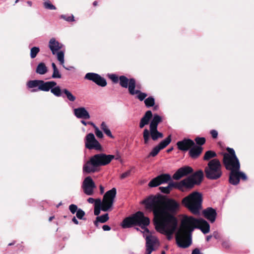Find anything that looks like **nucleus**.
Returning <instances> with one entry per match:
<instances>
[{"label":"nucleus","mask_w":254,"mask_h":254,"mask_svg":"<svg viewBox=\"0 0 254 254\" xmlns=\"http://www.w3.org/2000/svg\"><path fill=\"white\" fill-rule=\"evenodd\" d=\"M155 251V249H148L146 248V252L145 254H151V253Z\"/></svg>","instance_id":"obj_60"},{"label":"nucleus","mask_w":254,"mask_h":254,"mask_svg":"<svg viewBox=\"0 0 254 254\" xmlns=\"http://www.w3.org/2000/svg\"><path fill=\"white\" fill-rule=\"evenodd\" d=\"M108 77L115 83L118 82L119 77L116 74H108Z\"/></svg>","instance_id":"obj_49"},{"label":"nucleus","mask_w":254,"mask_h":254,"mask_svg":"<svg viewBox=\"0 0 254 254\" xmlns=\"http://www.w3.org/2000/svg\"><path fill=\"white\" fill-rule=\"evenodd\" d=\"M64 68H65V69L67 70H71L72 69H73L74 68V67L72 66H65L64 65V66H62Z\"/></svg>","instance_id":"obj_61"},{"label":"nucleus","mask_w":254,"mask_h":254,"mask_svg":"<svg viewBox=\"0 0 254 254\" xmlns=\"http://www.w3.org/2000/svg\"><path fill=\"white\" fill-rule=\"evenodd\" d=\"M116 194L117 190L115 188H112L105 193L101 205L103 207V211H108L112 209Z\"/></svg>","instance_id":"obj_11"},{"label":"nucleus","mask_w":254,"mask_h":254,"mask_svg":"<svg viewBox=\"0 0 254 254\" xmlns=\"http://www.w3.org/2000/svg\"><path fill=\"white\" fill-rule=\"evenodd\" d=\"M178 222H167L160 221L156 226L158 231L165 234L168 240L172 238L173 234L179 229L178 228Z\"/></svg>","instance_id":"obj_8"},{"label":"nucleus","mask_w":254,"mask_h":254,"mask_svg":"<svg viewBox=\"0 0 254 254\" xmlns=\"http://www.w3.org/2000/svg\"><path fill=\"white\" fill-rule=\"evenodd\" d=\"M194 140L196 142L195 144L197 146H202V145L204 144L206 142V139L204 137L197 136L195 138Z\"/></svg>","instance_id":"obj_45"},{"label":"nucleus","mask_w":254,"mask_h":254,"mask_svg":"<svg viewBox=\"0 0 254 254\" xmlns=\"http://www.w3.org/2000/svg\"><path fill=\"white\" fill-rule=\"evenodd\" d=\"M77 206L74 204H71L69 206V210L72 214H74L78 210Z\"/></svg>","instance_id":"obj_50"},{"label":"nucleus","mask_w":254,"mask_h":254,"mask_svg":"<svg viewBox=\"0 0 254 254\" xmlns=\"http://www.w3.org/2000/svg\"><path fill=\"white\" fill-rule=\"evenodd\" d=\"M85 147L89 150L94 149L101 151L102 147L99 141L96 139L93 133H89L86 135L85 139Z\"/></svg>","instance_id":"obj_13"},{"label":"nucleus","mask_w":254,"mask_h":254,"mask_svg":"<svg viewBox=\"0 0 254 254\" xmlns=\"http://www.w3.org/2000/svg\"><path fill=\"white\" fill-rule=\"evenodd\" d=\"M41 80H29L27 83V86L29 88H33L36 87H39Z\"/></svg>","instance_id":"obj_41"},{"label":"nucleus","mask_w":254,"mask_h":254,"mask_svg":"<svg viewBox=\"0 0 254 254\" xmlns=\"http://www.w3.org/2000/svg\"><path fill=\"white\" fill-rule=\"evenodd\" d=\"M102 204L101 200L100 198L96 199V203L94 204V214L98 216L101 211H102L103 207L101 205Z\"/></svg>","instance_id":"obj_35"},{"label":"nucleus","mask_w":254,"mask_h":254,"mask_svg":"<svg viewBox=\"0 0 254 254\" xmlns=\"http://www.w3.org/2000/svg\"><path fill=\"white\" fill-rule=\"evenodd\" d=\"M203 151V147L200 146H197L195 143L194 145L191 146L189 150V155L190 157L196 159L200 156Z\"/></svg>","instance_id":"obj_26"},{"label":"nucleus","mask_w":254,"mask_h":254,"mask_svg":"<svg viewBox=\"0 0 254 254\" xmlns=\"http://www.w3.org/2000/svg\"><path fill=\"white\" fill-rule=\"evenodd\" d=\"M171 181V176L168 173H162L152 179L148 183V186L154 188L159 186L161 184L168 183Z\"/></svg>","instance_id":"obj_14"},{"label":"nucleus","mask_w":254,"mask_h":254,"mask_svg":"<svg viewBox=\"0 0 254 254\" xmlns=\"http://www.w3.org/2000/svg\"><path fill=\"white\" fill-rule=\"evenodd\" d=\"M222 167L221 163L218 159H211L204 168L206 178L209 180L219 179L223 175Z\"/></svg>","instance_id":"obj_6"},{"label":"nucleus","mask_w":254,"mask_h":254,"mask_svg":"<svg viewBox=\"0 0 254 254\" xmlns=\"http://www.w3.org/2000/svg\"><path fill=\"white\" fill-rule=\"evenodd\" d=\"M176 144L178 149L187 151L191 146L194 145V142L190 138H184L183 140L178 141Z\"/></svg>","instance_id":"obj_21"},{"label":"nucleus","mask_w":254,"mask_h":254,"mask_svg":"<svg viewBox=\"0 0 254 254\" xmlns=\"http://www.w3.org/2000/svg\"><path fill=\"white\" fill-rule=\"evenodd\" d=\"M171 141L172 136L170 134L152 148V150L148 154L147 157L156 156L160 151L167 146L171 143Z\"/></svg>","instance_id":"obj_16"},{"label":"nucleus","mask_w":254,"mask_h":254,"mask_svg":"<svg viewBox=\"0 0 254 254\" xmlns=\"http://www.w3.org/2000/svg\"><path fill=\"white\" fill-rule=\"evenodd\" d=\"M164 137L163 133L158 130V128H145L143 131V137L145 144H147L151 138L153 141H156Z\"/></svg>","instance_id":"obj_12"},{"label":"nucleus","mask_w":254,"mask_h":254,"mask_svg":"<svg viewBox=\"0 0 254 254\" xmlns=\"http://www.w3.org/2000/svg\"><path fill=\"white\" fill-rule=\"evenodd\" d=\"M48 46L52 54L55 55L59 50L63 48L64 45L57 41L54 38H52L49 41Z\"/></svg>","instance_id":"obj_25"},{"label":"nucleus","mask_w":254,"mask_h":254,"mask_svg":"<svg viewBox=\"0 0 254 254\" xmlns=\"http://www.w3.org/2000/svg\"><path fill=\"white\" fill-rule=\"evenodd\" d=\"M51 65H52V67L53 69V72L52 75V78L53 79L61 78H62V74L61 73L60 70L58 68L56 64L54 63H52Z\"/></svg>","instance_id":"obj_36"},{"label":"nucleus","mask_w":254,"mask_h":254,"mask_svg":"<svg viewBox=\"0 0 254 254\" xmlns=\"http://www.w3.org/2000/svg\"><path fill=\"white\" fill-rule=\"evenodd\" d=\"M158 202V198L155 195H150L142 201L147 209H154Z\"/></svg>","instance_id":"obj_23"},{"label":"nucleus","mask_w":254,"mask_h":254,"mask_svg":"<svg viewBox=\"0 0 254 254\" xmlns=\"http://www.w3.org/2000/svg\"><path fill=\"white\" fill-rule=\"evenodd\" d=\"M203 216L211 223H214L216 219L217 212L215 209L208 207L203 209L202 212Z\"/></svg>","instance_id":"obj_22"},{"label":"nucleus","mask_w":254,"mask_h":254,"mask_svg":"<svg viewBox=\"0 0 254 254\" xmlns=\"http://www.w3.org/2000/svg\"><path fill=\"white\" fill-rule=\"evenodd\" d=\"M43 6L46 9L56 10L57 9L56 7L49 0H47L43 3Z\"/></svg>","instance_id":"obj_43"},{"label":"nucleus","mask_w":254,"mask_h":254,"mask_svg":"<svg viewBox=\"0 0 254 254\" xmlns=\"http://www.w3.org/2000/svg\"><path fill=\"white\" fill-rule=\"evenodd\" d=\"M149 124V128H158V125L163 121L162 118L157 114H152Z\"/></svg>","instance_id":"obj_31"},{"label":"nucleus","mask_w":254,"mask_h":254,"mask_svg":"<svg viewBox=\"0 0 254 254\" xmlns=\"http://www.w3.org/2000/svg\"><path fill=\"white\" fill-rule=\"evenodd\" d=\"M202 195L198 191H194L185 197L182 204L194 215H199L202 209Z\"/></svg>","instance_id":"obj_4"},{"label":"nucleus","mask_w":254,"mask_h":254,"mask_svg":"<svg viewBox=\"0 0 254 254\" xmlns=\"http://www.w3.org/2000/svg\"><path fill=\"white\" fill-rule=\"evenodd\" d=\"M36 72L41 75L46 74L48 72V68L45 64L43 62L40 63L37 66Z\"/></svg>","instance_id":"obj_33"},{"label":"nucleus","mask_w":254,"mask_h":254,"mask_svg":"<svg viewBox=\"0 0 254 254\" xmlns=\"http://www.w3.org/2000/svg\"><path fill=\"white\" fill-rule=\"evenodd\" d=\"M239 170H232L230 171L229 177V182L231 185L236 186L240 183V178L238 173Z\"/></svg>","instance_id":"obj_29"},{"label":"nucleus","mask_w":254,"mask_h":254,"mask_svg":"<svg viewBox=\"0 0 254 254\" xmlns=\"http://www.w3.org/2000/svg\"><path fill=\"white\" fill-rule=\"evenodd\" d=\"M210 133L211 134L212 137L213 138H216L218 136V132L216 130L212 129L210 131Z\"/></svg>","instance_id":"obj_55"},{"label":"nucleus","mask_w":254,"mask_h":254,"mask_svg":"<svg viewBox=\"0 0 254 254\" xmlns=\"http://www.w3.org/2000/svg\"><path fill=\"white\" fill-rule=\"evenodd\" d=\"M155 103V99L152 96H149L144 100V104L147 108L152 107Z\"/></svg>","instance_id":"obj_39"},{"label":"nucleus","mask_w":254,"mask_h":254,"mask_svg":"<svg viewBox=\"0 0 254 254\" xmlns=\"http://www.w3.org/2000/svg\"><path fill=\"white\" fill-rule=\"evenodd\" d=\"M101 128L108 136L111 137V138H114V136L112 135L110 129L109 128L105 122H103L101 123Z\"/></svg>","instance_id":"obj_38"},{"label":"nucleus","mask_w":254,"mask_h":254,"mask_svg":"<svg viewBox=\"0 0 254 254\" xmlns=\"http://www.w3.org/2000/svg\"><path fill=\"white\" fill-rule=\"evenodd\" d=\"M238 174L239 176L240 179H241L243 181H246L248 179L247 176L243 172L238 171Z\"/></svg>","instance_id":"obj_52"},{"label":"nucleus","mask_w":254,"mask_h":254,"mask_svg":"<svg viewBox=\"0 0 254 254\" xmlns=\"http://www.w3.org/2000/svg\"><path fill=\"white\" fill-rule=\"evenodd\" d=\"M95 129V133L96 136L100 138H102L104 136L103 132L101 131L98 127H96Z\"/></svg>","instance_id":"obj_51"},{"label":"nucleus","mask_w":254,"mask_h":254,"mask_svg":"<svg viewBox=\"0 0 254 254\" xmlns=\"http://www.w3.org/2000/svg\"><path fill=\"white\" fill-rule=\"evenodd\" d=\"M149 223V219L145 217L142 212L139 211L131 216L126 218L123 221L121 225L123 228H130L133 226L137 225L148 232L149 230L146 227Z\"/></svg>","instance_id":"obj_5"},{"label":"nucleus","mask_w":254,"mask_h":254,"mask_svg":"<svg viewBox=\"0 0 254 254\" xmlns=\"http://www.w3.org/2000/svg\"><path fill=\"white\" fill-rule=\"evenodd\" d=\"M85 215V212L81 208H79L77 211L76 212V217L80 220H85L86 218H84Z\"/></svg>","instance_id":"obj_47"},{"label":"nucleus","mask_w":254,"mask_h":254,"mask_svg":"<svg viewBox=\"0 0 254 254\" xmlns=\"http://www.w3.org/2000/svg\"><path fill=\"white\" fill-rule=\"evenodd\" d=\"M217 156L216 153L213 150H209L206 151L203 157V160L204 161H210Z\"/></svg>","instance_id":"obj_34"},{"label":"nucleus","mask_w":254,"mask_h":254,"mask_svg":"<svg viewBox=\"0 0 254 254\" xmlns=\"http://www.w3.org/2000/svg\"><path fill=\"white\" fill-rule=\"evenodd\" d=\"M96 185L90 176L86 177L82 182V189L84 193L87 195H93Z\"/></svg>","instance_id":"obj_15"},{"label":"nucleus","mask_w":254,"mask_h":254,"mask_svg":"<svg viewBox=\"0 0 254 254\" xmlns=\"http://www.w3.org/2000/svg\"><path fill=\"white\" fill-rule=\"evenodd\" d=\"M181 207L180 203L174 198H166L163 203L161 213L164 217L160 221L167 222H178L175 215L179 211Z\"/></svg>","instance_id":"obj_3"},{"label":"nucleus","mask_w":254,"mask_h":254,"mask_svg":"<svg viewBox=\"0 0 254 254\" xmlns=\"http://www.w3.org/2000/svg\"><path fill=\"white\" fill-rule=\"evenodd\" d=\"M191 219H196L192 216L184 215L181 220L180 228L176 235V241L180 248L186 249L192 244V232L197 229L196 225L191 223Z\"/></svg>","instance_id":"obj_1"},{"label":"nucleus","mask_w":254,"mask_h":254,"mask_svg":"<svg viewBox=\"0 0 254 254\" xmlns=\"http://www.w3.org/2000/svg\"><path fill=\"white\" fill-rule=\"evenodd\" d=\"M159 189L162 193L165 194H169L172 191L168 185L167 187H160Z\"/></svg>","instance_id":"obj_48"},{"label":"nucleus","mask_w":254,"mask_h":254,"mask_svg":"<svg viewBox=\"0 0 254 254\" xmlns=\"http://www.w3.org/2000/svg\"><path fill=\"white\" fill-rule=\"evenodd\" d=\"M145 247L148 249H155L154 245L157 242V238L152 235L147 236L146 237Z\"/></svg>","instance_id":"obj_32"},{"label":"nucleus","mask_w":254,"mask_h":254,"mask_svg":"<svg viewBox=\"0 0 254 254\" xmlns=\"http://www.w3.org/2000/svg\"><path fill=\"white\" fill-rule=\"evenodd\" d=\"M191 254H203L200 251V250L198 248H195L192 250Z\"/></svg>","instance_id":"obj_57"},{"label":"nucleus","mask_w":254,"mask_h":254,"mask_svg":"<svg viewBox=\"0 0 254 254\" xmlns=\"http://www.w3.org/2000/svg\"><path fill=\"white\" fill-rule=\"evenodd\" d=\"M84 78L94 82L97 85L101 87H105L107 84L105 78L102 77L100 75L94 72H88L86 73Z\"/></svg>","instance_id":"obj_17"},{"label":"nucleus","mask_w":254,"mask_h":254,"mask_svg":"<svg viewBox=\"0 0 254 254\" xmlns=\"http://www.w3.org/2000/svg\"><path fill=\"white\" fill-rule=\"evenodd\" d=\"M152 117V113L151 110L147 111L143 117L141 118L139 127L140 128H143L146 125H147Z\"/></svg>","instance_id":"obj_27"},{"label":"nucleus","mask_w":254,"mask_h":254,"mask_svg":"<svg viewBox=\"0 0 254 254\" xmlns=\"http://www.w3.org/2000/svg\"><path fill=\"white\" fill-rule=\"evenodd\" d=\"M193 172V168L189 166H184L179 168L173 175L172 178L175 180H179L184 177L190 175Z\"/></svg>","instance_id":"obj_19"},{"label":"nucleus","mask_w":254,"mask_h":254,"mask_svg":"<svg viewBox=\"0 0 254 254\" xmlns=\"http://www.w3.org/2000/svg\"><path fill=\"white\" fill-rule=\"evenodd\" d=\"M60 18L63 19L64 20L70 22L74 21V16L71 14V15H66L64 14L61 15L60 16Z\"/></svg>","instance_id":"obj_46"},{"label":"nucleus","mask_w":254,"mask_h":254,"mask_svg":"<svg viewBox=\"0 0 254 254\" xmlns=\"http://www.w3.org/2000/svg\"><path fill=\"white\" fill-rule=\"evenodd\" d=\"M100 193L101 194L103 193L104 192V188L102 185L100 186Z\"/></svg>","instance_id":"obj_64"},{"label":"nucleus","mask_w":254,"mask_h":254,"mask_svg":"<svg viewBox=\"0 0 254 254\" xmlns=\"http://www.w3.org/2000/svg\"><path fill=\"white\" fill-rule=\"evenodd\" d=\"M40 48L38 47H33L30 49V56L31 59L35 58L40 52Z\"/></svg>","instance_id":"obj_44"},{"label":"nucleus","mask_w":254,"mask_h":254,"mask_svg":"<svg viewBox=\"0 0 254 254\" xmlns=\"http://www.w3.org/2000/svg\"><path fill=\"white\" fill-rule=\"evenodd\" d=\"M204 176V172L201 169L191 174L184 179L186 184V189L191 190L195 186L200 185L203 180Z\"/></svg>","instance_id":"obj_10"},{"label":"nucleus","mask_w":254,"mask_h":254,"mask_svg":"<svg viewBox=\"0 0 254 254\" xmlns=\"http://www.w3.org/2000/svg\"><path fill=\"white\" fill-rule=\"evenodd\" d=\"M74 116L78 119L87 120L90 118V115L85 108L81 107L73 110Z\"/></svg>","instance_id":"obj_24"},{"label":"nucleus","mask_w":254,"mask_h":254,"mask_svg":"<svg viewBox=\"0 0 254 254\" xmlns=\"http://www.w3.org/2000/svg\"><path fill=\"white\" fill-rule=\"evenodd\" d=\"M56 97H62L63 98H66L70 102H74L76 97L74 96L70 91H69L66 88L61 89L60 87V95L56 96Z\"/></svg>","instance_id":"obj_28"},{"label":"nucleus","mask_w":254,"mask_h":254,"mask_svg":"<svg viewBox=\"0 0 254 254\" xmlns=\"http://www.w3.org/2000/svg\"><path fill=\"white\" fill-rule=\"evenodd\" d=\"M72 221L76 225H78L79 224L78 221L77 220L76 217L74 216L72 219Z\"/></svg>","instance_id":"obj_62"},{"label":"nucleus","mask_w":254,"mask_h":254,"mask_svg":"<svg viewBox=\"0 0 254 254\" xmlns=\"http://www.w3.org/2000/svg\"><path fill=\"white\" fill-rule=\"evenodd\" d=\"M190 222L196 225L197 229L200 230L204 234L210 231V225L208 222L203 218L191 219Z\"/></svg>","instance_id":"obj_20"},{"label":"nucleus","mask_w":254,"mask_h":254,"mask_svg":"<svg viewBox=\"0 0 254 254\" xmlns=\"http://www.w3.org/2000/svg\"><path fill=\"white\" fill-rule=\"evenodd\" d=\"M228 153H224L223 158V163L227 170H240V163L237 157L233 148L227 147Z\"/></svg>","instance_id":"obj_7"},{"label":"nucleus","mask_w":254,"mask_h":254,"mask_svg":"<svg viewBox=\"0 0 254 254\" xmlns=\"http://www.w3.org/2000/svg\"><path fill=\"white\" fill-rule=\"evenodd\" d=\"M120 155L116 157L113 155H107L103 153L96 154L91 156L83 165V172L87 174L97 172L101 166L109 164L113 159L119 160Z\"/></svg>","instance_id":"obj_2"},{"label":"nucleus","mask_w":254,"mask_h":254,"mask_svg":"<svg viewBox=\"0 0 254 254\" xmlns=\"http://www.w3.org/2000/svg\"><path fill=\"white\" fill-rule=\"evenodd\" d=\"M40 90L45 92L50 91L55 96L60 95V86L58 85L57 82L54 80L44 81L41 80L39 87L32 89L31 91L37 92Z\"/></svg>","instance_id":"obj_9"},{"label":"nucleus","mask_w":254,"mask_h":254,"mask_svg":"<svg viewBox=\"0 0 254 254\" xmlns=\"http://www.w3.org/2000/svg\"><path fill=\"white\" fill-rule=\"evenodd\" d=\"M168 184L169 186H170L171 190L174 188L180 190H182L183 188L186 189V184L184 179L180 182H175L171 179V181H169Z\"/></svg>","instance_id":"obj_30"},{"label":"nucleus","mask_w":254,"mask_h":254,"mask_svg":"<svg viewBox=\"0 0 254 254\" xmlns=\"http://www.w3.org/2000/svg\"><path fill=\"white\" fill-rule=\"evenodd\" d=\"M102 228L104 231H108L111 230V227L107 225H104L102 226Z\"/></svg>","instance_id":"obj_58"},{"label":"nucleus","mask_w":254,"mask_h":254,"mask_svg":"<svg viewBox=\"0 0 254 254\" xmlns=\"http://www.w3.org/2000/svg\"><path fill=\"white\" fill-rule=\"evenodd\" d=\"M57 60L60 63V64L64 66V52L63 51H58L57 53Z\"/></svg>","instance_id":"obj_40"},{"label":"nucleus","mask_w":254,"mask_h":254,"mask_svg":"<svg viewBox=\"0 0 254 254\" xmlns=\"http://www.w3.org/2000/svg\"><path fill=\"white\" fill-rule=\"evenodd\" d=\"M130 173H131V170H129L127 171H126V172L122 174L120 178L121 179H124L128 177L130 175Z\"/></svg>","instance_id":"obj_54"},{"label":"nucleus","mask_w":254,"mask_h":254,"mask_svg":"<svg viewBox=\"0 0 254 254\" xmlns=\"http://www.w3.org/2000/svg\"><path fill=\"white\" fill-rule=\"evenodd\" d=\"M120 80V84L123 88H127L128 87V85L129 84L130 79H128L126 76L125 75H121L119 77Z\"/></svg>","instance_id":"obj_37"},{"label":"nucleus","mask_w":254,"mask_h":254,"mask_svg":"<svg viewBox=\"0 0 254 254\" xmlns=\"http://www.w3.org/2000/svg\"><path fill=\"white\" fill-rule=\"evenodd\" d=\"M136 86V81L135 79L130 78L129 84L128 85V91L130 94L134 95L137 94L136 98L142 101L145 99L147 94L146 93L142 92L139 90H135Z\"/></svg>","instance_id":"obj_18"},{"label":"nucleus","mask_w":254,"mask_h":254,"mask_svg":"<svg viewBox=\"0 0 254 254\" xmlns=\"http://www.w3.org/2000/svg\"><path fill=\"white\" fill-rule=\"evenodd\" d=\"M96 199H95L94 198L92 197H89L87 199V201L89 203H94V204L96 203Z\"/></svg>","instance_id":"obj_59"},{"label":"nucleus","mask_w":254,"mask_h":254,"mask_svg":"<svg viewBox=\"0 0 254 254\" xmlns=\"http://www.w3.org/2000/svg\"><path fill=\"white\" fill-rule=\"evenodd\" d=\"M222 246L223 247V248L226 249H229L230 247H231L230 242L228 240L223 241L222 243Z\"/></svg>","instance_id":"obj_53"},{"label":"nucleus","mask_w":254,"mask_h":254,"mask_svg":"<svg viewBox=\"0 0 254 254\" xmlns=\"http://www.w3.org/2000/svg\"><path fill=\"white\" fill-rule=\"evenodd\" d=\"M109 219V215L108 213H105L101 216H98L96 218V222H99L101 223H104L107 222Z\"/></svg>","instance_id":"obj_42"},{"label":"nucleus","mask_w":254,"mask_h":254,"mask_svg":"<svg viewBox=\"0 0 254 254\" xmlns=\"http://www.w3.org/2000/svg\"><path fill=\"white\" fill-rule=\"evenodd\" d=\"M212 237L216 240H219L220 239V236L219 232L217 231L213 232L212 235Z\"/></svg>","instance_id":"obj_56"},{"label":"nucleus","mask_w":254,"mask_h":254,"mask_svg":"<svg viewBox=\"0 0 254 254\" xmlns=\"http://www.w3.org/2000/svg\"><path fill=\"white\" fill-rule=\"evenodd\" d=\"M87 123H88V125H90L92 126L94 129L96 128V127H97L93 122H87Z\"/></svg>","instance_id":"obj_63"}]
</instances>
